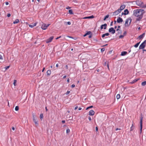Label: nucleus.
<instances>
[{"mask_svg":"<svg viewBox=\"0 0 146 146\" xmlns=\"http://www.w3.org/2000/svg\"><path fill=\"white\" fill-rule=\"evenodd\" d=\"M142 14L139 9H135L133 11V15L137 17L136 19V21H140L143 18Z\"/></svg>","mask_w":146,"mask_h":146,"instance_id":"obj_1","label":"nucleus"},{"mask_svg":"<svg viewBox=\"0 0 146 146\" xmlns=\"http://www.w3.org/2000/svg\"><path fill=\"white\" fill-rule=\"evenodd\" d=\"M136 3L137 5L139 6L141 8H146V4L144 5L143 2L139 0L136 1Z\"/></svg>","mask_w":146,"mask_h":146,"instance_id":"obj_2","label":"nucleus"},{"mask_svg":"<svg viewBox=\"0 0 146 146\" xmlns=\"http://www.w3.org/2000/svg\"><path fill=\"white\" fill-rule=\"evenodd\" d=\"M50 25V24H46L42 23L41 28L42 29L44 30L46 29L47 27Z\"/></svg>","mask_w":146,"mask_h":146,"instance_id":"obj_3","label":"nucleus"},{"mask_svg":"<svg viewBox=\"0 0 146 146\" xmlns=\"http://www.w3.org/2000/svg\"><path fill=\"white\" fill-rule=\"evenodd\" d=\"M109 32L110 33H111L112 34H114L115 32V30L113 27H111L109 29Z\"/></svg>","mask_w":146,"mask_h":146,"instance_id":"obj_4","label":"nucleus"},{"mask_svg":"<svg viewBox=\"0 0 146 146\" xmlns=\"http://www.w3.org/2000/svg\"><path fill=\"white\" fill-rule=\"evenodd\" d=\"M143 118L142 117H141L140 119V133H141L142 131V120H143Z\"/></svg>","mask_w":146,"mask_h":146,"instance_id":"obj_5","label":"nucleus"},{"mask_svg":"<svg viewBox=\"0 0 146 146\" xmlns=\"http://www.w3.org/2000/svg\"><path fill=\"white\" fill-rule=\"evenodd\" d=\"M53 38H54L53 36H52L51 37H50L48 39H47L46 40V43H48L50 42H51L52 41V39H53Z\"/></svg>","mask_w":146,"mask_h":146,"instance_id":"obj_6","label":"nucleus"},{"mask_svg":"<svg viewBox=\"0 0 146 146\" xmlns=\"http://www.w3.org/2000/svg\"><path fill=\"white\" fill-rule=\"evenodd\" d=\"M107 25L105 23L104 25H102L100 26V29H103V28L104 29H106V28Z\"/></svg>","mask_w":146,"mask_h":146,"instance_id":"obj_7","label":"nucleus"},{"mask_svg":"<svg viewBox=\"0 0 146 146\" xmlns=\"http://www.w3.org/2000/svg\"><path fill=\"white\" fill-rule=\"evenodd\" d=\"M145 45L142 43L139 46V49H143L145 47Z\"/></svg>","mask_w":146,"mask_h":146,"instance_id":"obj_8","label":"nucleus"},{"mask_svg":"<svg viewBox=\"0 0 146 146\" xmlns=\"http://www.w3.org/2000/svg\"><path fill=\"white\" fill-rule=\"evenodd\" d=\"M117 21L118 23H119L122 22L123 21V20L121 18L119 17L117 19Z\"/></svg>","mask_w":146,"mask_h":146,"instance_id":"obj_9","label":"nucleus"},{"mask_svg":"<svg viewBox=\"0 0 146 146\" xmlns=\"http://www.w3.org/2000/svg\"><path fill=\"white\" fill-rule=\"evenodd\" d=\"M95 113L94 111L92 110H90L89 112V115H93Z\"/></svg>","mask_w":146,"mask_h":146,"instance_id":"obj_10","label":"nucleus"},{"mask_svg":"<svg viewBox=\"0 0 146 146\" xmlns=\"http://www.w3.org/2000/svg\"><path fill=\"white\" fill-rule=\"evenodd\" d=\"M127 54V52L126 51H122L121 52V56H124Z\"/></svg>","mask_w":146,"mask_h":146,"instance_id":"obj_11","label":"nucleus"},{"mask_svg":"<svg viewBox=\"0 0 146 146\" xmlns=\"http://www.w3.org/2000/svg\"><path fill=\"white\" fill-rule=\"evenodd\" d=\"M145 33H143V34H142V35H140V36H139V38L140 39L141 38H143L144 37V36H145Z\"/></svg>","mask_w":146,"mask_h":146,"instance_id":"obj_12","label":"nucleus"},{"mask_svg":"<svg viewBox=\"0 0 146 146\" xmlns=\"http://www.w3.org/2000/svg\"><path fill=\"white\" fill-rule=\"evenodd\" d=\"M36 23H35L33 24H32V25H29V26L31 28H33L36 25Z\"/></svg>","mask_w":146,"mask_h":146,"instance_id":"obj_13","label":"nucleus"},{"mask_svg":"<svg viewBox=\"0 0 146 146\" xmlns=\"http://www.w3.org/2000/svg\"><path fill=\"white\" fill-rule=\"evenodd\" d=\"M139 79H135L134 80L130 82V83L131 84H133L134 83H135L136 82H137Z\"/></svg>","mask_w":146,"mask_h":146,"instance_id":"obj_14","label":"nucleus"},{"mask_svg":"<svg viewBox=\"0 0 146 146\" xmlns=\"http://www.w3.org/2000/svg\"><path fill=\"white\" fill-rule=\"evenodd\" d=\"M125 5H121V6L120 7V9L121 10H123L125 8Z\"/></svg>","mask_w":146,"mask_h":146,"instance_id":"obj_15","label":"nucleus"},{"mask_svg":"<svg viewBox=\"0 0 146 146\" xmlns=\"http://www.w3.org/2000/svg\"><path fill=\"white\" fill-rule=\"evenodd\" d=\"M33 121L35 123V124L36 125V126H37L38 125V121H37V120L36 119H33Z\"/></svg>","mask_w":146,"mask_h":146,"instance_id":"obj_16","label":"nucleus"},{"mask_svg":"<svg viewBox=\"0 0 146 146\" xmlns=\"http://www.w3.org/2000/svg\"><path fill=\"white\" fill-rule=\"evenodd\" d=\"M140 11L142 13V17H143V14L145 13V11L144 9H139Z\"/></svg>","mask_w":146,"mask_h":146,"instance_id":"obj_17","label":"nucleus"},{"mask_svg":"<svg viewBox=\"0 0 146 146\" xmlns=\"http://www.w3.org/2000/svg\"><path fill=\"white\" fill-rule=\"evenodd\" d=\"M110 34L108 33H106L105 34H104L102 35V37L103 38H104L106 36H108Z\"/></svg>","mask_w":146,"mask_h":146,"instance_id":"obj_18","label":"nucleus"},{"mask_svg":"<svg viewBox=\"0 0 146 146\" xmlns=\"http://www.w3.org/2000/svg\"><path fill=\"white\" fill-rule=\"evenodd\" d=\"M124 14H125V15H127L129 13V11L127 9H126L124 11Z\"/></svg>","mask_w":146,"mask_h":146,"instance_id":"obj_19","label":"nucleus"},{"mask_svg":"<svg viewBox=\"0 0 146 146\" xmlns=\"http://www.w3.org/2000/svg\"><path fill=\"white\" fill-rule=\"evenodd\" d=\"M51 73V71L50 70H48L47 72V76H49Z\"/></svg>","mask_w":146,"mask_h":146,"instance_id":"obj_20","label":"nucleus"},{"mask_svg":"<svg viewBox=\"0 0 146 146\" xmlns=\"http://www.w3.org/2000/svg\"><path fill=\"white\" fill-rule=\"evenodd\" d=\"M135 126L133 125V123L131 127H130V131H132L135 128Z\"/></svg>","mask_w":146,"mask_h":146,"instance_id":"obj_21","label":"nucleus"},{"mask_svg":"<svg viewBox=\"0 0 146 146\" xmlns=\"http://www.w3.org/2000/svg\"><path fill=\"white\" fill-rule=\"evenodd\" d=\"M94 16L93 15H92L91 16L87 17H85L84 18V19H92L93 18H94Z\"/></svg>","mask_w":146,"mask_h":146,"instance_id":"obj_22","label":"nucleus"},{"mask_svg":"<svg viewBox=\"0 0 146 146\" xmlns=\"http://www.w3.org/2000/svg\"><path fill=\"white\" fill-rule=\"evenodd\" d=\"M127 19H128V21H129V25H127V26L128 27L130 25V24L131 22L132 19L130 17H129V18H128Z\"/></svg>","mask_w":146,"mask_h":146,"instance_id":"obj_23","label":"nucleus"},{"mask_svg":"<svg viewBox=\"0 0 146 146\" xmlns=\"http://www.w3.org/2000/svg\"><path fill=\"white\" fill-rule=\"evenodd\" d=\"M19 22V20L18 19H16L15 21H13V23L15 24L18 23Z\"/></svg>","mask_w":146,"mask_h":146,"instance_id":"obj_24","label":"nucleus"},{"mask_svg":"<svg viewBox=\"0 0 146 146\" xmlns=\"http://www.w3.org/2000/svg\"><path fill=\"white\" fill-rule=\"evenodd\" d=\"M129 22L128 20V19H127L125 21V27H127V25H128V22Z\"/></svg>","mask_w":146,"mask_h":146,"instance_id":"obj_25","label":"nucleus"},{"mask_svg":"<svg viewBox=\"0 0 146 146\" xmlns=\"http://www.w3.org/2000/svg\"><path fill=\"white\" fill-rule=\"evenodd\" d=\"M69 13L71 15L74 14L73 12L72 9H70L69 10Z\"/></svg>","mask_w":146,"mask_h":146,"instance_id":"obj_26","label":"nucleus"},{"mask_svg":"<svg viewBox=\"0 0 146 146\" xmlns=\"http://www.w3.org/2000/svg\"><path fill=\"white\" fill-rule=\"evenodd\" d=\"M140 42H138V43H137L135 44L134 45V47H135V48L137 47L139 45Z\"/></svg>","mask_w":146,"mask_h":146,"instance_id":"obj_27","label":"nucleus"},{"mask_svg":"<svg viewBox=\"0 0 146 146\" xmlns=\"http://www.w3.org/2000/svg\"><path fill=\"white\" fill-rule=\"evenodd\" d=\"M109 16V15L108 14L105 17H104V21H105L106 19L108 18V17Z\"/></svg>","mask_w":146,"mask_h":146,"instance_id":"obj_28","label":"nucleus"},{"mask_svg":"<svg viewBox=\"0 0 146 146\" xmlns=\"http://www.w3.org/2000/svg\"><path fill=\"white\" fill-rule=\"evenodd\" d=\"M119 14V13L117 11H116L114 12L113 13L114 15H116Z\"/></svg>","mask_w":146,"mask_h":146,"instance_id":"obj_29","label":"nucleus"},{"mask_svg":"<svg viewBox=\"0 0 146 146\" xmlns=\"http://www.w3.org/2000/svg\"><path fill=\"white\" fill-rule=\"evenodd\" d=\"M43 114L42 113H41L40 115V118L41 120H42V119H43Z\"/></svg>","mask_w":146,"mask_h":146,"instance_id":"obj_30","label":"nucleus"},{"mask_svg":"<svg viewBox=\"0 0 146 146\" xmlns=\"http://www.w3.org/2000/svg\"><path fill=\"white\" fill-rule=\"evenodd\" d=\"M32 115L33 117V119H36V115L35 113H33Z\"/></svg>","mask_w":146,"mask_h":146,"instance_id":"obj_31","label":"nucleus"},{"mask_svg":"<svg viewBox=\"0 0 146 146\" xmlns=\"http://www.w3.org/2000/svg\"><path fill=\"white\" fill-rule=\"evenodd\" d=\"M146 85V81L143 82L141 83V85L142 86H145Z\"/></svg>","mask_w":146,"mask_h":146,"instance_id":"obj_32","label":"nucleus"},{"mask_svg":"<svg viewBox=\"0 0 146 146\" xmlns=\"http://www.w3.org/2000/svg\"><path fill=\"white\" fill-rule=\"evenodd\" d=\"M91 33H92V32L90 31H87V33H86V35H90V34H91Z\"/></svg>","mask_w":146,"mask_h":146,"instance_id":"obj_33","label":"nucleus"},{"mask_svg":"<svg viewBox=\"0 0 146 146\" xmlns=\"http://www.w3.org/2000/svg\"><path fill=\"white\" fill-rule=\"evenodd\" d=\"M120 96L119 94H118L116 96V98L117 99H118L120 98Z\"/></svg>","mask_w":146,"mask_h":146,"instance_id":"obj_34","label":"nucleus"},{"mask_svg":"<svg viewBox=\"0 0 146 146\" xmlns=\"http://www.w3.org/2000/svg\"><path fill=\"white\" fill-rule=\"evenodd\" d=\"M19 110V107L18 106H17L15 107V110L16 111H17Z\"/></svg>","mask_w":146,"mask_h":146,"instance_id":"obj_35","label":"nucleus"},{"mask_svg":"<svg viewBox=\"0 0 146 146\" xmlns=\"http://www.w3.org/2000/svg\"><path fill=\"white\" fill-rule=\"evenodd\" d=\"M93 106H90L89 107H87L86 108V110H88V109H89V108H93Z\"/></svg>","mask_w":146,"mask_h":146,"instance_id":"obj_36","label":"nucleus"},{"mask_svg":"<svg viewBox=\"0 0 146 146\" xmlns=\"http://www.w3.org/2000/svg\"><path fill=\"white\" fill-rule=\"evenodd\" d=\"M105 50V48H103L101 49V52H102Z\"/></svg>","mask_w":146,"mask_h":146,"instance_id":"obj_37","label":"nucleus"},{"mask_svg":"<svg viewBox=\"0 0 146 146\" xmlns=\"http://www.w3.org/2000/svg\"><path fill=\"white\" fill-rule=\"evenodd\" d=\"M16 82H17V80H14V83H13V84L14 86H16Z\"/></svg>","mask_w":146,"mask_h":146,"instance_id":"obj_38","label":"nucleus"},{"mask_svg":"<svg viewBox=\"0 0 146 146\" xmlns=\"http://www.w3.org/2000/svg\"><path fill=\"white\" fill-rule=\"evenodd\" d=\"M70 130L68 128L66 129V133H69L70 132Z\"/></svg>","mask_w":146,"mask_h":146,"instance_id":"obj_39","label":"nucleus"},{"mask_svg":"<svg viewBox=\"0 0 146 146\" xmlns=\"http://www.w3.org/2000/svg\"><path fill=\"white\" fill-rule=\"evenodd\" d=\"M117 11L119 13L121 12V10L120 9H119Z\"/></svg>","mask_w":146,"mask_h":146,"instance_id":"obj_40","label":"nucleus"},{"mask_svg":"<svg viewBox=\"0 0 146 146\" xmlns=\"http://www.w3.org/2000/svg\"><path fill=\"white\" fill-rule=\"evenodd\" d=\"M124 36V35H120L119 36V38H123V37Z\"/></svg>","mask_w":146,"mask_h":146,"instance_id":"obj_41","label":"nucleus"},{"mask_svg":"<svg viewBox=\"0 0 146 146\" xmlns=\"http://www.w3.org/2000/svg\"><path fill=\"white\" fill-rule=\"evenodd\" d=\"M121 30H119V31H118V34H121Z\"/></svg>","mask_w":146,"mask_h":146,"instance_id":"obj_42","label":"nucleus"},{"mask_svg":"<svg viewBox=\"0 0 146 146\" xmlns=\"http://www.w3.org/2000/svg\"><path fill=\"white\" fill-rule=\"evenodd\" d=\"M10 66H7L5 67L6 70H7L9 68Z\"/></svg>","mask_w":146,"mask_h":146,"instance_id":"obj_43","label":"nucleus"},{"mask_svg":"<svg viewBox=\"0 0 146 146\" xmlns=\"http://www.w3.org/2000/svg\"><path fill=\"white\" fill-rule=\"evenodd\" d=\"M127 34V32L126 31H124V33H123V35L124 36H125Z\"/></svg>","mask_w":146,"mask_h":146,"instance_id":"obj_44","label":"nucleus"},{"mask_svg":"<svg viewBox=\"0 0 146 146\" xmlns=\"http://www.w3.org/2000/svg\"><path fill=\"white\" fill-rule=\"evenodd\" d=\"M70 91H67L66 92V95H68V94H69L70 93Z\"/></svg>","mask_w":146,"mask_h":146,"instance_id":"obj_45","label":"nucleus"},{"mask_svg":"<svg viewBox=\"0 0 146 146\" xmlns=\"http://www.w3.org/2000/svg\"><path fill=\"white\" fill-rule=\"evenodd\" d=\"M92 37V34H90L88 36V38H91Z\"/></svg>","mask_w":146,"mask_h":146,"instance_id":"obj_46","label":"nucleus"},{"mask_svg":"<svg viewBox=\"0 0 146 146\" xmlns=\"http://www.w3.org/2000/svg\"><path fill=\"white\" fill-rule=\"evenodd\" d=\"M75 87V85L74 84H72L71 86V87L73 88Z\"/></svg>","mask_w":146,"mask_h":146,"instance_id":"obj_47","label":"nucleus"},{"mask_svg":"<svg viewBox=\"0 0 146 146\" xmlns=\"http://www.w3.org/2000/svg\"><path fill=\"white\" fill-rule=\"evenodd\" d=\"M7 17H9L11 16V14L10 13H8L7 15Z\"/></svg>","mask_w":146,"mask_h":146,"instance_id":"obj_48","label":"nucleus"},{"mask_svg":"<svg viewBox=\"0 0 146 146\" xmlns=\"http://www.w3.org/2000/svg\"><path fill=\"white\" fill-rule=\"evenodd\" d=\"M67 23L68 25H70L71 24V22L70 21L68 22Z\"/></svg>","mask_w":146,"mask_h":146,"instance_id":"obj_49","label":"nucleus"},{"mask_svg":"<svg viewBox=\"0 0 146 146\" xmlns=\"http://www.w3.org/2000/svg\"><path fill=\"white\" fill-rule=\"evenodd\" d=\"M88 119L90 121H91L92 119L91 117L90 116L88 117Z\"/></svg>","mask_w":146,"mask_h":146,"instance_id":"obj_50","label":"nucleus"},{"mask_svg":"<svg viewBox=\"0 0 146 146\" xmlns=\"http://www.w3.org/2000/svg\"><path fill=\"white\" fill-rule=\"evenodd\" d=\"M0 59H1V60L3 59L2 56L1 55H0Z\"/></svg>","mask_w":146,"mask_h":146,"instance_id":"obj_51","label":"nucleus"},{"mask_svg":"<svg viewBox=\"0 0 146 146\" xmlns=\"http://www.w3.org/2000/svg\"><path fill=\"white\" fill-rule=\"evenodd\" d=\"M144 44H145L146 43V40H145L142 43Z\"/></svg>","mask_w":146,"mask_h":146,"instance_id":"obj_52","label":"nucleus"},{"mask_svg":"<svg viewBox=\"0 0 146 146\" xmlns=\"http://www.w3.org/2000/svg\"><path fill=\"white\" fill-rule=\"evenodd\" d=\"M96 131H98V127H96Z\"/></svg>","mask_w":146,"mask_h":146,"instance_id":"obj_53","label":"nucleus"},{"mask_svg":"<svg viewBox=\"0 0 146 146\" xmlns=\"http://www.w3.org/2000/svg\"><path fill=\"white\" fill-rule=\"evenodd\" d=\"M78 108V106H76L75 108H74V110H76L77 108Z\"/></svg>","mask_w":146,"mask_h":146,"instance_id":"obj_54","label":"nucleus"},{"mask_svg":"<svg viewBox=\"0 0 146 146\" xmlns=\"http://www.w3.org/2000/svg\"><path fill=\"white\" fill-rule=\"evenodd\" d=\"M62 123H64L65 122V121L64 120H62Z\"/></svg>","mask_w":146,"mask_h":146,"instance_id":"obj_55","label":"nucleus"},{"mask_svg":"<svg viewBox=\"0 0 146 146\" xmlns=\"http://www.w3.org/2000/svg\"><path fill=\"white\" fill-rule=\"evenodd\" d=\"M121 16H122L123 15H125V14H124V13H123V12H122V13H121Z\"/></svg>","mask_w":146,"mask_h":146,"instance_id":"obj_56","label":"nucleus"},{"mask_svg":"<svg viewBox=\"0 0 146 146\" xmlns=\"http://www.w3.org/2000/svg\"><path fill=\"white\" fill-rule=\"evenodd\" d=\"M66 75H64V76L63 78V79L65 78H66Z\"/></svg>","mask_w":146,"mask_h":146,"instance_id":"obj_57","label":"nucleus"},{"mask_svg":"<svg viewBox=\"0 0 146 146\" xmlns=\"http://www.w3.org/2000/svg\"><path fill=\"white\" fill-rule=\"evenodd\" d=\"M120 129H120V128H119H119H116L115 129V130H116V131H117V130H120Z\"/></svg>","mask_w":146,"mask_h":146,"instance_id":"obj_58","label":"nucleus"},{"mask_svg":"<svg viewBox=\"0 0 146 146\" xmlns=\"http://www.w3.org/2000/svg\"><path fill=\"white\" fill-rule=\"evenodd\" d=\"M70 7L69 6H68V7H67L66 8V9H70Z\"/></svg>","mask_w":146,"mask_h":146,"instance_id":"obj_59","label":"nucleus"},{"mask_svg":"<svg viewBox=\"0 0 146 146\" xmlns=\"http://www.w3.org/2000/svg\"><path fill=\"white\" fill-rule=\"evenodd\" d=\"M113 21L111 22V24H110V25L112 26L113 25Z\"/></svg>","mask_w":146,"mask_h":146,"instance_id":"obj_60","label":"nucleus"},{"mask_svg":"<svg viewBox=\"0 0 146 146\" xmlns=\"http://www.w3.org/2000/svg\"><path fill=\"white\" fill-rule=\"evenodd\" d=\"M9 4V3H8V2H6L5 3V4H6V5H8Z\"/></svg>","mask_w":146,"mask_h":146,"instance_id":"obj_61","label":"nucleus"},{"mask_svg":"<svg viewBox=\"0 0 146 146\" xmlns=\"http://www.w3.org/2000/svg\"><path fill=\"white\" fill-rule=\"evenodd\" d=\"M66 68L67 69H68V66L67 65H66L65 66Z\"/></svg>","mask_w":146,"mask_h":146,"instance_id":"obj_62","label":"nucleus"},{"mask_svg":"<svg viewBox=\"0 0 146 146\" xmlns=\"http://www.w3.org/2000/svg\"><path fill=\"white\" fill-rule=\"evenodd\" d=\"M69 81H70V80H69V78H68L67 80V82L69 83Z\"/></svg>","mask_w":146,"mask_h":146,"instance_id":"obj_63","label":"nucleus"},{"mask_svg":"<svg viewBox=\"0 0 146 146\" xmlns=\"http://www.w3.org/2000/svg\"><path fill=\"white\" fill-rule=\"evenodd\" d=\"M58 64H57L56 65V67H58Z\"/></svg>","mask_w":146,"mask_h":146,"instance_id":"obj_64","label":"nucleus"}]
</instances>
